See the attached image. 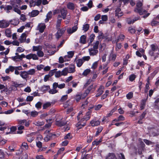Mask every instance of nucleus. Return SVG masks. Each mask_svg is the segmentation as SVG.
<instances>
[{
	"instance_id": "obj_59",
	"label": "nucleus",
	"mask_w": 159,
	"mask_h": 159,
	"mask_svg": "<svg viewBox=\"0 0 159 159\" xmlns=\"http://www.w3.org/2000/svg\"><path fill=\"white\" fill-rule=\"evenodd\" d=\"M136 77V75L134 74H132L129 76V80L131 81H133L135 79Z\"/></svg>"
},
{
	"instance_id": "obj_48",
	"label": "nucleus",
	"mask_w": 159,
	"mask_h": 159,
	"mask_svg": "<svg viewBox=\"0 0 159 159\" xmlns=\"http://www.w3.org/2000/svg\"><path fill=\"white\" fill-rule=\"evenodd\" d=\"M42 49V47L40 46H33V50L34 51H38Z\"/></svg>"
},
{
	"instance_id": "obj_53",
	"label": "nucleus",
	"mask_w": 159,
	"mask_h": 159,
	"mask_svg": "<svg viewBox=\"0 0 159 159\" xmlns=\"http://www.w3.org/2000/svg\"><path fill=\"white\" fill-rule=\"evenodd\" d=\"M10 132H9V133L11 134H15V132L16 130V127L13 126L12 127H11Z\"/></svg>"
},
{
	"instance_id": "obj_25",
	"label": "nucleus",
	"mask_w": 159,
	"mask_h": 159,
	"mask_svg": "<svg viewBox=\"0 0 159 159\" xmlns=\"http://www.w3.org/2000/svg\"><path fill=\"white\" fill-rule=\"evenodd\" d=\"M33 124L37 126H41L43 125L44 123L43 121L39 120H35Z\"/></svg>"
},
{
	"instance_id": "obj_38",
	"label": "nucleus",
	"mask_w": 159,
	"mask_h": 159,
	"mask_svg": "<svg viewBox=\"0 0 159 159\" xmlns=\"http://www.w3.org/2000/svg\"><path fill=\"white\" fill-rule=\"evenodd\" d=\"M52 87H53V89H50L49 91V93L50 94H55V93H57L58 91L57 90H56L57 88H54V87L53 84V85H52Z\"/></svg>"
},
{
	"instance_id": "obj_22",
	"label": "nucleus",
	"mask_w": 159,
	"mask_h": 159,
	"mask_svg": "<svg viewBox=\"0 0 159 159\" xmlns=\"http://www.w3.org/2000/svg\"><path fill=\"white\" fill-rule=\"evenodd\" d=\"M0 24H1V27L2 28H6L9 26V23L5 20L2 21H0Z\"/></svg>"
},
{
	"instance_id": "obj_43",
	"label": "nucleus",
	"mask_w": 159,
	"mask_h": 159,
	"mask_svg": "<svg viewBox=\"0 0 159 159\" xmlns=\"http://www.w3.org/2000/svg\"><path fill=\"white\" fill-rule=\"evenodd\" d=\"M28 147L27 143L25 142L23 143L21 147V149L23 150H27Z\"/></svg>"
},
{
	"instance_id": "obj_45",
	"label": "nucleus",
	"mask_w": 159,
	"mask_h": 159,
	"mask_svg": "<svg viewBox=\"0 0 159 159\" xmlns=\"http://www.w3.org/2000/svg\"><path fill=\"white\" fill-rule=\"evenodd\" d=\"M126 70V68L124 66H122L116 72V75H119L122 71H125Z\"/></svg>"
},
{
	"instance_id": "obj_42",
	"label": "nucleus",
	"mask_w": 159,
	"mask_h": 159,
	"mask_svg": "<svg viewBox=\"0 0 159 159\" xmlns=\"http://www.w3.org/2000/svg\"><path fill=\"white\" fill-rule=\"evenodd\" d=\"M86 37L84 35L81 36L80 38V42L83 44H84L86 42Z\"/></svg>"
},
{
	"instance_id": "obj_30",
	"label": "nucleus",
	"mask_w": 159,
	"mask_h": 159,
	"mask_svg": "<svg viewBox=\"0 0 159 159\" xmlns=\"http://www.w3.org/2000/svg\"><path fill=\"white\" fill-rule=\"evenodd\" d=\"M116 55L115 54H114L113 51H112L110 54L109 59L110 60L114 61L116 59Z\"/></svg>"
},
{
	"instance_id": "obj_33",
	"label": "nucleus",
	"mask_w": 159,
	"mask_h": 159,
	"mask_svg": "<svg viewBox=\"0 0 159 159\" xmlns=\"http://www.w3.org/2000/svg\"><path fill=\"white\" fill-rule=\"evenodd\" d=\"M66 122L63 121L62 120H61L60 121L57 120L56 122V124L57 125L59 126H62L66 124Z\"/></svg>"
},
{
	"instance_id": "obj_19",
	"label": "nucleus",
	"mask_w": 159,
	"mask_h": 159,
	"mask_svg": "<svg viewBox=\"0 0 159 159\" xmlns=\"http://www.w3.org/2000/svg\"><path fill=\"white\" fill-rule=\"evenodd\" d=\"M147 100V98L146 99H143L141 101L140 105V110H142L144 108Z\"/></svg>"
},
{
	"instance_id": "obj_32",
	"label": "nucleus",
	"mask_w": 159,
	"mask_h": 159,
	"mask_svg": "<svg viewBox=\"0 0 159 159\" xmlns=\"http://www.w3.org/2000/svg\"><path fill=\"white\" fill-rule=\"evenodd\" d=\"M156 19V18L153 19L151 22V25L152 26H157L159 24V22Z\"/></svg>"
},
{
	"instance_id": "obj_8",
	"label": "nucleus",
	"mask_w": 159,
	"mask_h": 159,
	"mask_svg": "<svg viewBox=\"0 0 159 159\" xmlns=\"http://www.w3.org/2000/svg\"><path fill=\"white\" fill-rule=\"evenodd\" d=\"M25 58L28 60L32 59L33 60H37L39 59L37 56L36 54L33 53H30L26 56L25 55Z\"/></svg>"
},
{
	"instance_id": "obj_12",
	"label": "nucleus",
	"mask_w": 159,
	"mask_h": 159,
	"mask_svg": "<svg viewBox=\"0 0 159 159\" xmlns=\"http://www.w3.org/2000/svg\"><path fill=\"white\" fill-rule=\"evenodd\" d=\"M62 21L61 17L60 15H59L57 17L56 27L57 29H59L60 27V25Z\"/></svg>"
},
{
	"instance_id": "obj_29",
	"label": "nucleus",
	"mask_w": 159,
	"mask_h": 159,
	"mask_svg": "<svg viewBox=\"0 0 159 159\" xmlns=\"http://www.w3.org/2000/svg\"><path fill=\"white\" fill-rule=\"evenodd\" d=\"M26 37L25 33H23L20 37L19 40L21 43H23L25 41Z\"/></svg>"
},
{
	"instance_id": "obj_14",
	"label": "nucleus",
	"mask_w": 159,
	"mask_h": 159,
	"mask_svg": "<svg viewBox=\"0 0 159 159\" xmlns=\"http://www.w3.org/2000/svg\"><path fill=\"white\" fill-rule=\"evenodd\" d=\"M89 54L90 56H93L96 55L98 52V50L92 48L89 49Z\"/></svg>"
},
{
	"instance_id": "obj_62",
	"label": "nucleus",
	"mask_w": 159,
	"mask_h": 159,
	"mask_svg": "<svg viewBox=\"0 0 159 159\" xmlns=\"http://www.w3.org/2000/svg\"><path fill=\"white\" fill-rule=\"evenodd\" d=\"M133 96V93L132 92H130L128 93L126 95V97L128 99H129L132 98Z\"/></svg>"
},
{
	"instance_id": "obj_37",
	"label": "nucleus",
	"mask_w": 159,
	"mask_h": 159,
	"mask_svg": "<svg viewBox=\"0 0 159 159\" xmlns=\"http://www.w3.org/2000/svg\"><path fill=\"white\" fill-rule=\"evenodd\" d=\"M125 119V117L122 115L120 116L117 119H114L112 121V123H114L115 121H119L124 120Z\"/></svg>"
},
{
	"instance_id": "obj_63",
	"label": "nucleus",
	"mask_w": 159,
	"mask_h": 159,
	"mask_svg": "<svg viewBox=\"0 0 159 159\" xmlns=\"http://www.w3.org/2000/svg\"><path fill=\"white\" fill-rule=\"evenodd\" d=\"M116 42V51H119L121 47V45L120 43H117Z\"/></svg>"
},
{
	"instance_id": "obj_26",
	"label": "nucleus",
	"mask_w": 159,
	"mask_h": 159,
	"mask_svg": "<svg viewBox=\"0 0 159 159\" xmlns=\"http://www.w3.org/2000/svg\"><path fill=\"white\" fill-rule=\"evenodd\" d=\"M67 6L68 9L71 10H73L75 9V6L74 3L70 2L67 4Z\"/></svg>"
},
{
	"instance_id": "obj_23",
	"label": "nucleus",
	"mask_w": 159,
	"mask_h": 159,
	"mask_svg": "<svg viewBox=\"0 0 159 159\" xmlns=\"http://www.w3.org/2000/svg\"><path fill=\"white\" fill-rule=\"evenodd\" d=\"M15 70L14 66H10L8 68L6 69L5 70V72L7 74H9L10 72H12L14 71Z\"/></svg>"
},
{
	"instance_id": "obj_60",
	"label": "nucleus",
	"mask_w": 159,
	"mask_h": 159,
	"mask_svg": "<svg viewBox=\"0 0 159 159\" xmlns=\"http://www.w3.org/2000/svg\"><path fill=\"white\" fill-rule=\"evenodd\" d=\"M81 59L84 62L85 61H89L90 59V57L89 56H84L82 57Z\"/></svg>"
},
{
	"instance_id": "obj_52",
	"label": "nucleus",
	"mask_w": 159,
	"mask_h": 159,
	"mask_svg": "<svg viewBox=\"0 0 159 159\" xmlns=\"http://www.w3.org/2000/svg\"><path fill=\"white\" fill-rule=\"evenodd\" d=\"M5 33L7 36L8 37H10L11 36V32L10 30L7 29L5 30Z\"/></svg>"
},
{
	"instance_id": "obj_2",
	"label": "nucleus",
	"mask_w": 159,
	"mask_h": 159,
	"mask_svg": "<svg viewBox=\"0 0 159 159\" xmlns=\"http://www.w3.org/2000/svg\"><path fill=\"white\" fill-rule=\"evenodd\" d=\"M22 3L21 0H13L11 1L10 2L13 8V11L19 14H20L21 11L19 9V8Z\"/></svg>"
},
{
	"instance_id": "obj_35",
	"label": "nucleus",
	"mask_w": 159,
	"mask_h": 159,
	"mask_svg": "<svg viewBox=\"0 0 159 159\" xmlns=\"http://www.w3.org/2000/svg\"><path fill=\"white\" fill-rule=\"evenodd\" d=\"M152 135L153 136H156L159 135V126L157 127L153 130Z\"/></svg>"
},
{
	"instance_id": "obj_6",
	"label": "nucleus",
	"mask_w": 159,
	"mask_h": 159,
	"mask_svg": "<svg viewBox=\"0 0 159 159\" xmlns=\"http://www.w3.org/2000/svg\"><path fill=\"white\" fill-rule=\"evenodd\" d=\"M16 56L12 57V59L16 61H20L22 60L23 58H25V55L24 54H22L20 55H18L17 53H16Z\"/></svg>"
},
{
	"instance_id": "obj_40",
	"label": "nucleus",
	"mask_w": 159,
	"mask_h": 159,
	"mask_svg": "<svg viewBox=\"0 0 159 159\" xmlns=\"http://www.w3.org/2000/svg\"><path fill=\"white\" fill-rule=\"evenodd\" d=\"M13 8L12 6L8 5L6 6V7L4 8V9L6 11V12L8 13L10 12V10H11Z\"/></svg>"
},
{
	"instance_id": "obj_13",
	"label": "nucleus",
	"mask_w": 159,
	"mask_h": 159,
	"mask_svg": "<svg viewBox=\"0 0 159 159\" xmlns=\"http://www.w3.org/2000/svg\"><path fill=\"white\" fill-rule=\"evenodd\" d=\"M104 88L102 86H100L97 91L95 96L97 97L100 96L103 93Z\"/></svg>"
},
{
	"instance_id": "obj_7",
	"label": "nucleus",
	"mask_w": 159,
	"mask_h": 159,
	"mask_svg": "<svg viewBox=\"0 0 159 159\" xmlns=\"http://www.w3.org/2000/svg\"><path fill=\"white\" fill-rule=\"evenodd\" d=\"M151 49L149 51V52L150 55H152L153 54V52H154L155 51L157 52L159 50V48L156 45L152 44L151 45Z\"/></svg>"
},
{
	"instance_id": "obj_17",
	"label": "nucleus",
	"mask_w": 159,
	"mask_h": 159,
	"mask_svg": "<svg viewBox=\"0 0 159 159\" xmlns=\"http://www.w3.org/2000/svg\"><path fill=\"white\" fill-rule=\"evenodd\" d=\"M53 84H54V88H58L60 89H62L64 88L66 85L64 83L58 84V83L54 82Z\"/></svg>"
},
{
	"instance_id": "obj_44",
	"label": "nucleus",
	"mask_w": 159,
	"mask_h": 159,
	"mask_svg": "<svg viewBox=\"0 0 159 159\" xmlns=\"http://www.w3.org/2000/svg\"><path fill=\"white\" fill-rule=\"evenodd\" d=\"M38 112L35 111H33L30 112V115L32 117H35L37 116Z\"/></svg>"
},
{
	"instance_id": "obj_21",
	"label": "nucleus",
	"mask_w": 159,
	"mask_h": 159,
	"mask_svg": "<svg viewBox=\"0 0 159 159\" xmlns=\"http://www.w3.org/2000/svg\"><path fill=\"white\" fill-rule=\"evenodd\" d=\"M106 159H117L115 153H109L106 157Z\"/></svg>"
},
{
	"instance_id": "obj_41",
	"label": "nucleus",
	"mask_w": 159,
	"mask_h": 159,
	"mask_svg": "<svg viewBox=\"0 0 159 159\" xmlns=\"http://www.w3.org/2000/svg\"><path fill=\"white\" fill-rule=\"evenodd\" d=\"M52 103V102H48L44 104L43 105V109H46L47 108L50 107L51 106Z\"/></svg>"
},
{
	"instance_id": "obj_1",
	"label": "nucleus",
	"mask_w": 159,
	"mask_h": 159,
	"mask_svg": "<svg viewBox=\"0 0 159 159\" xmlns=\"http://www.w3.org/2000/svg\"><path fill=\"white\" fill-rule=\"evenodd\" d=\"M90 113L88 112L86 115L83 117L82 112L80 111L77 116V119L79 121L76 125V126L79 129L84 126L86 124V121L90 118Z\"/></svg>"
},
{
	"instance_id": "obj_56",
	"label": "nucleus",
	"mask_w": 159,
	"mask_h": 159,
	"mask_svg": "<svg viewBox=\"0 0 159 159\" xmlns=\"http://www.w3.org/2000/svg\"><path fill=\"white\" fill-rule=\"evenodd\" d=\"M89 25L88 24H86L83 25V30L85 32H86L89 29Z\"/></svg>"
},
{
	"instance_id": "obj_49",
	"label": "nucleus",
	"mask_w": 159,
	"mask_h": 159,
	"mask_svg": "<svg viewBox=\"0 0 159 159\" xmlns=\"http://www.w3.org/2000/svg\"><path fill=\"white\" fill-rule=\"evenodd\" d=\"M24 128V126L21 125H20L18 126V131H17V133L21 134L23 133V131L22 130V129H23Z\"/></svg>"
},
{
	"instance_id": "obj_36",
	"label": "nucleus",
	"mask_w": 159,
	"mask_h": 159,
	"mask_svg": "<svg viewBox=\"0 0 159 159\" xmlns=\"http://www.w3.org/2000/svg\"><path fill=\"white\" fill-rule=\"evenodd\" d=\"M45 46V47H44L45 48L47 49V50L48 51V52L49 53H50V52H49V51L47 49L48 48H51L54 47V46L50 45V44L48 43H45L44 44Z\"/></svg>"
},
{
	"instance_id": "obj_55",
	"label": "nucleus",
	"mask_w": 159,
	"mask_h": 159,
	"mask_svg": "<svg viewBox=\"0 0 159 159\" xmlns=\"http://www.w3.org/2000/svg\"><path fill=\"white\" fill-rule=\"evenodd\" d=\"M91 70L90 69H87L85 70L83 72V73L82 75L84 76L87 75L90 72Z\"/></svg>"
},
{
	"instance_id": "obj_16",
	"label": "nucleus",
	"mask_w": 159,
	"mask_h": 159,
	"mask_svg": "<svg viewBox=\"0 0 159 159\" xmlns=\"http://www.w3.org/2000/svg\"><path fill=\"white\" fill-rule=\"evenodd\" d=\"M67 68L69 73H73L75 71V66L73 64H70L69 67Z\"/></svg>"
},
{
	"instance_id": "obj_61",
	"label": "nucleus",
	"mask_w": 159,
	"mask_h": 159,
	"mask_svg": "<svg viewBox=\"0 0 159 159\" xmlns=\"http://www.w3.org/2000/svg\"><path fill=\"white\" fill-rule=\"evenodd\" d=\"M74 54V52L72 51H69L67 52V56L68 57L70 58H71L73 56Z\"/></svg>"
},
{
	"instance_id": "obj_24",
	"label": "nucleus",
	"mask_w": 159,
	"mask_h": 159,
	"mask_svg": "<svg viewBox=\"0 0 159 159\" xmlns=\"http://www.w3.org/2000/svg\"><path fill=\"white\" fill-rule=\"evenodd\" d=\"M50 89V88L49 86L43 85L39 89L42 92H45Z\"/></svg>"
},
{
	"instance_id": "obj_34",
	"label": "nucleus",
	"mask_w": 159,
	"mask_h": 159,
	"mask_svg": "<svg viewBox=\"0 0 159 159\" xmlns=\"http://www.w3.org/2000/svg\"><path fill=\"white\" fill-rule=\"evenodd\" d=\"M28 156L26 152H23L22 154L20 156L19 159H27Z\"/></svg>"
},
{
	"instance_id": "obj_11",
	"label": "nucleus",
	"mask_w": 159,
	"mask_h": 159,
	"mask_svg": "<svg viewBox=\"0 0 159 159\" xmlns=\"http://www.w3.org/2000/svg\"><path fill=\"white\" fill-rule=\"evenodd\" d=\"M123 13L121 11V9L120 8L118 7L117 8L115 11V15L116 16L119 17L123 15Z\"/></svg>"
},
{
	"instance_id": "obj_4",
	"label": "nucleus",
	"mask_w": 159,
	"mask_h": 159,
	"mask_svg": "<svg viewBox=\"0 0 159 159\" xmlns=\"http://www.w3.org/2000/svg\"><path fill=\"white\" fill-rule=\"evenodd\" d=\"M42 2V0H31L30 2V7L35 6H39Z\"/></svg>"
},
{
	"instance_id": "obj_51",
	"label": "nucleus",
	"mask_w": 159,
	"mask_h": 159,
	"mask_svg": "<svg viewBox=\"0 0 159 159\" xmlns=\"http://www.w3.org/2000/svg\"><path fill=\"white\" fill-rule=\"evenodd\" d=\"M143 141L147 145H153L154 144V143L146 139H144L143 140Z\"/></svg>"
},
{
	"instance_id": "obj_31",
	"label": "nucleus",
	"mask_w": 159,
	"mask_h": 159,
	"mask_svg": "<svg viewBox=\"0 0 159 159\" xmlns=\"http://www.w3.org/2000/svg\"><path fill=\"white\" fill-rule=\"evenodd\" d=\"M52 17V12L51 11H49L46 15V18L45 20V22H48Z\"/></svg>"
},
{
	"instance_id": "obj_50",
	"label": "nucleus",
	"mask_w": 159,
	"mask_h": 159,
	"mask_svg": "<svg viewBox=\"0 0 159 159\" xmlns=\"http://www.w3.org/2000/svg\"><path fill=\"white\" fill-rule=\"evenodd\" d=\"M62 75L65 76L66 75L68 72V70H67V68H65L61 71Z\"/></svg>"
},
{
	"instance_id": "obj_39",
	"label": "nucleus",
	"mask_w": 159,
	"mask_h": 159,
	"mask_svg": "<svg viewBox=\"0 0 159 159\" xmlns=\"http://www.w3.org/2000/svg\"><path fill=\"white\" fill-rule=\"evenodd\" d=\"M125 38V37L124 35L122 34L120 35L117 39L116 43L119 42L120 40L121 41H123L124 39Z\"/></svg>"
},
{
	"instance_id": "obj_15",
	"label": "nucleus",
	"mask_w": 159,
	"mask_h": 159,
	"mask_svg": "<svg viewBox=\"0 0 159 159\" xmlns=\"http://www.w3.org/2000/svg\"><path fill=\"white\" fill-rule=\"evenodd\" d=\"M60 12L61 15V18L65 19L66 17L67 12L66 8H62L60 10Z\"/></svg>"
},
{
	"instance_id": "obj_20",
	"label": "nucleus",
	"mask_w": 159,
	"mask_h": 159,
	"mask_svg": "<svg viewBox=\"0 0 159 159\" xmlns=\"http://www.w3.org/2000/svg\"><path fill=\"white\" fill-rule=\"evenodd\" d=\"M100 123V122L99 121L96 119H93L90 122V124L93 126H98Z\"/></svg>"
},
{
	"instance_id": "obj_46",
	"label": "nucleus",
	"mask_w": 159,
	"mask_h": 159,
	"mask_svg": "<svg viewBox=\"0 0 159 159\" xmlns=\"http://www.w3.org/2000/svg\"><path fill=\"white\" fill-rule=\"evenodd\" d=\"M27 72L28 73V75H33L35 74L36 72V71L35 69H30L29 70L27 71Z\"/></svg>"
},
{
	"instance_id": "obj_18",
	"label": "nucleus",
	"mask_w": 159,
	"mask_h": 159,
	"mask_svg": "<svg viewBox=\"0 0 159 159\" xmlns=\"http://www.w3.org/2000/svg\"><path fill=\"white\" fill-rule=\"evenodd\" d=\"M20 76L23 79H26L28 76V74L27 71H23L20 72Z\"/></svg>"
},
{
	"instance_id": "obj_3",
	"label": "nucleus",
	"mask_w": 159,
	"mask_h": 159,
	"mask_svg": "<svg viewBox=\"0 0 159 159\" xmlns=\"http://www.w3.org/2000/svg\"><path fill=\"white\" fill-rule=\"evenodd\" d=\"M143 2V0H139L136 3V7L134 9V12L139 13L140 15L144 14L147 12V11L143 9V7H142Z\"/></svg>"
},
{
	"instance_id": "obj_10",
	"label": "nucleus",
	"mask_w": 159,
	"mask_h": 159,
	"mask_svg": "<svg viewBox=\"0 0 159 159\" xmlns=\"http://www.w3.org/2000/svg\"><path fill=\"white\" fill-rule=\"evenodd\" d=\"M58 30L56 34V38L58 39L60 38L62 34L64 33L66 30V28H64L61 29H60Z\"/></svg>"
},
{
	"instance_id": "obj_58",
	"label": "nucleus",
	"mask_w": 159,
	"mask_h": 159,
	"mask_svg": "<svg viewBox=\"0 0 159 159\" xmlns=\"http://www.w3.org/2000/svg\"><path fill=\"white\" fill-rule=\"evenodd\" d=\"M154 52L152 55H150L151 56L153 57L154 58V59H155L156 58L158 57L159 54V50L158 51H157V52Z\"/></svg>"
},
{
	"instance_id": "obj_27",
	"label": "nucleus",
	"mask_w": 159,
	"mask_h": 159,
	"mask_svg": "<svg viewBox=\"0 0 159 159\" xmlns=\"http://www.w3.org/2000/svg\"><path fill=\"white\" fill-rule=\"evenodd\" d=\"M77 66L78 67H81L83 65L84 62L81 58L79 59L76 61Z\"/></svg>"
},
{
	"instance_id": "obj_9",
	"label": "nucleus",
	"mask_w": 159,
	"mask_h": 159,
	"mask_svg": "<svg viewBox=\"0 0 159 159\" xmlns=\"http://www.w3.org/2000/svg\"><path fill=\"white\" fill-rule=\"evenodd\" d=\"M46 26L44 23H41L39 24L37 28V30H39L40 32L43 33L45 29Z\"/></svg>"
},
{
	"instance_id": "obj_64",
	"label": "nucleus",
	"mask_w": 159,
	"mask_h": 159,
	"mask_svg": "<svg viewBox=\"0 0 159 159\" xmlns=\"http://www.w3.org/2000/svg\"><path fill=\"white\" fill-rule=\"evenodd\" d=\"M55 75L56 77H59L62 75L61 71H58L56 72L55 73Z\"/></svg>"
},
{
	"instance_id": "obj_5",
	"label": "nucleus",
	"mask_w": 159,
	"mask_h": 159,
	"mask_svg": "<svg viewBox=\"0 0 159 159\" xmlns=\"http://www.w3.org/2000/svg\"><path fill=\"white\" fill-rule=\"evenodd\" d=\"M76 22L75 23V26L72 28H69L67 29V31L69 34H71L75 32L78 29V21H76Z\"/></svg>"
},
{
	"instance_id": "obj_47",
	"label": "nucleus",
	"mask_w": 159,
	"mask_h": 159,
	"mask_svg": "<svg viewBox=\"0 0 159 159\" xmlns=\"http://www.w3.org/2000/svg\"><path fill=\"white\" fill-rule=\"evenodd\" d=\"M31 16L32 17H35L38 15L39 11L37 10H33L31 12Z\"/></svg>"
},
{
	"instance_id": "obj_28",
	"label": "nucleus",
	"mask_w": 159,
	"mask_h": 159,
	"mask_svg": "<svg viewBox=\"0 0 159 159\" xmlns=\"http://www.w3.org/2000/svg\"><path fill=\"white\" fill-rule=\"evenodd\" d=\"M33 134V133H31L26 138L27 140L29 142H32L34 139V138L32 136Z\"/></svg>"
},
{
	"instance_id": "obj_57",
	"label": "nucleus",
	"mask_w": 159,
	"mask_h": 159,
	"mask_svg": "<svg viewBox=\"0 0 159 159\" xmlns=\"http://www.w3.org/2000/svg\"><path fill=\"white\" fill-rule=\"evenodd\" d=\"M42 103L40 102H38L35 105V107L38 110L40 109L41 108Z\"/></svg>"
},
{
	"instance_id": "obj_54",
	"label": "nucleus",
	"mask_w": 159,
	"mask_h": 159,
	"mask_svg": "<svg viewBox=\"0 0 159 159\" xmlns=\"http://www.w3.org/2000/svg\"><path fill=\"white\" fill-rule=\"evenodd\" d=\"M10 22L11 24L15 25H17L19 23L18 20L16 19H13L11 20Z\"/></svg>"
}]
</instances>
